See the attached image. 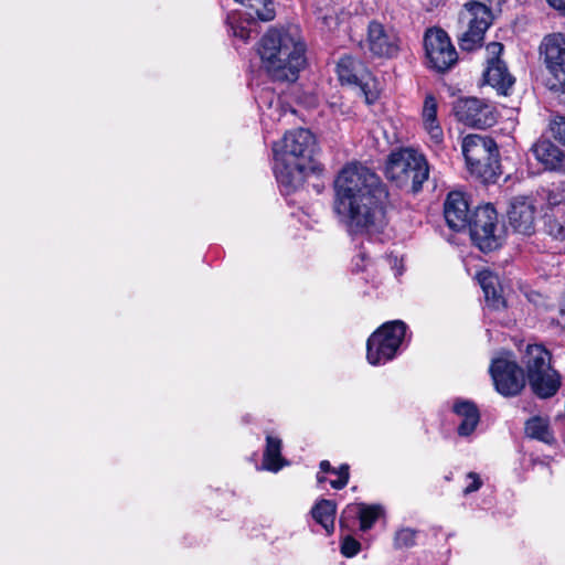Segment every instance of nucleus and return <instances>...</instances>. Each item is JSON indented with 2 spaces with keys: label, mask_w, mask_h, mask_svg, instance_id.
Wrapping results in <instances>:
<instances>
[{
  "label": "nucleus",
  "mask_w": 565,
  "mask_h": 565,
  "mask_svg": "<svg viewBox=\"0 0 565 565\" xmlns=\"http://www.w3.org/2000/svg\"><path fill=\"white\" fill-rule=\"evenodd\" d=\"M467 479L470 481L469 484L463 489V494L468 495L472 492H476L482 486V481L476 472H469L467 475Z\"/></svg>",
  "instance_id": "72a5a7b5"
},
{
  "label": "nucleus",
  "mask_w": 565,
  "mask_h": 565,
  "mask_svg": "<svg viewBox=\"0 0 565 565\" xmlns=\"http://www.w3.org/2000/svg\"><path fill=\"white\" fill-rule=\"evenodd\" d=\"M294 114H295L294 110H288L282 105V103L279 99H277L275 103L274 102L269 103L267 113H265L264 115H265V117H267L271 120L280 121L284 117L294 116Z\"/></svg>",
  "instance_id": "c756f323"
},
{
  "label": "nucleus",
  "mask_w": 565,
  "mask_h": 565,
  "mask_svg": "<svg viewBox=\"0 0 565 565\" xmlns=\"http://www.w3.org/2000/svg\"><path fill=\"white\" fill-rule=\"evenodd\" d=\"M247 9V15L249 17L250 20H260V21H271L273 19H265V18H262L259 14L262 13V11L265 10V7L263 3H257L256 7H246Z\"/></svg>",
  "instance_id": "c9c22d12"
},
{
  "label": "nucleus",
  "mask_w": 565,
  "mask_h": 565,
  "mask_svg": "<svg viewBox=\"0 0 565 565\" xmlns=\"http://www.w3.org/2000/svg\"><path fill=\"white\" fill-rule=\"evenodd\" d=\"M424 47L428 63L438 72L448 71L457 63V51L447 33L439 28L426 31Z\"/></svg>",
  "instance_id": "9d476101"
},
{
  "label": "nucleus",
  "mask_w": 565,
  "mask_h": 565,
  "mask_svg": "<svg viewBox=\"0 0 565 565\" xmlns=\"http://www.w3.org/2000/svg\"><path fill=\"white\" fill-rule=\"evenodd\" d=\"M483 77L490 86L502 95H507L514 84V77L509 73L505 63L501 60H488Z\"/></svg>",
  "instance_id": "a211bd4d"
},
{
  "label": "nucleus",
  "mask_w": 565,
  "mask_h": 565,
  "mask_svg": "<svg viewBox=\"0 0 565 565\" xmlns=\"http://www.w3.org/2000/svg\"><path fill=\"white\" fill-rule=\"evenodd\" d=\"M387 262H388L390 265L396 266L397 263H398V259L396 257H394V258H388Z\"/></svg>",
  "instance_id": "37998d69"
},
{
  "label": "nucleus",
  "mask_w": 565,
  "mask_h": 565,
  "mask_svg": "<svg viewBox=\"0 0 565 565\" xmlns=\"http://www.w3.org/2000/svg\"><path fill=\"white\" fill-rule=\"evenodd\" d=\"M339 79L349 85H359L364 90L363 81L366 75L363 64L351 56H343L337 66Z\"/></svg>",
  "instance_id": "412c9836"
},
{
  "label": "nucleus",
  "mask_w": 565,
  "mask_h": 565,
  "mask_svg": "<svg viewBox=\"0 0 565 565\" xmlns=\"http://www.w3.org/2000/svg\"><path fill=\"white\" fill-rule=\"evenodd\" d=\"M365 98H366V102H367L369 104H371V103H373V100H374L375 96L370 97V96L365 93Z\"/></svg>",
  "instance_id": "c03bdc74"
},
{
  "label": "nucleus",
  "mask_w": 565,
  "mask_h": 565,
  "mask_svg": "<svg viewBox=\"0 0 565 565\" xmlns=\"http://www.w3.org/2000/svg\"><path fill=\"white\" fill-rule=\"evenodd\" d=\"M488 60H500V55L503 52V45L499 42L489 43L486 47Z\"/></svg>",
  "instance_id": "f704fd0d"
},
{
  "label": "nucleus",
  "mask_w": 565,
  "mask_h": 565,
  "mask_svg": "<svg viewBox=\"0 0 565 565\" xmlns=\"http://www.w3.org/2000/svg\"><path fill=\"white\" fill-rule=\"evenodd\" d=\"M545 65L555 78L552 88L565 95V35H546L540 46Z\"/></svg>",
  "instance_id": "f8f14e48"
},
{
  "label": "nucleus",
  "mask_w": 565,
  "mask_h": 565,
  "mask_svg": "<svg viewBox=\"0 0 565 565\" xmlns=\"http://www.w3.org/2000/svg\"><path fill=\"white\" fill-rule=\"evenodd\" d=\"M437 108L438 104L435 96L433 94H427L424 99L422 111L423 125L435 145L441 143L444 139V132L437 119Z\"/></svg>",
  "instance_id": "6ab92c4d"
},
{
  "label": "nucleus",
  "mask_w": 565,
  "mask_h": 565,
  "mask_svg": "<svg viewBox=\"0 0 565 565\" xmlns=\"http://www.w3.org/2000/svg\"><path fill=\"white\" fill-rule=\"evenodd\" d=\"M490 374L495 390L503 396H515L525 386L523 370L510 353H503L492 360Z\"/></svg>",
  "instance_id": "6e6552de"
},
{
  "label": "nucleus",
  "mask_w": 565,
  "mask_h": 565,
  "mask_svg": "<svg viewBox=\"0 0 565 565\" xmlns=\"http://www.w3.org/2000/svg\"><path fill=\"white\" fill-rule=\"evenodd\" d=\"M319 19L322 20V23L326 25V28H328L329 30L333 29L334 26H337L338 24V20L335 17H332V15H329V14H324V15H319Z\"/></svg>",
  "instance_id": "4c0bfd02"
},
{
  "label": "nucleus",
  "mask_w": 565,
  "mask_h": 565,
  "mask_svg": "<svg viewBox=\"0 0 565 565\" xmlns=\"http://www.w3.org/2000/svg\"><path fill=\"white\" fill-rule=\"evenodd\" d=\"M478 281L484 292V297L489 306L494 309L504 307V299L502 298L498 286L499 279L490 270H482L477 275Z\"/></svg>",
  "instance_id": "5701e85b"
},
{
  "label": "nucleus",
  "mask_w": 565,
  "mask_h": 565,
  "mask_svg": "<svg viewBox=\"0 0 565 565\" xmlns=\"http://www.w3.org/2000/svg\"><path fill=\"white\" fill-rule=\"evenodd\" d=\"M551 360V353L543 345L529 344L522 358L526 376L544 371V369H552Z\"/></svg>",
  "instance_id": "aec40b11"
},
{
  "label": "nucleus",
  "mask_w": 565,
  "mask_h": 565,
  "mask_svg": "<svg viewBox=\"0 0 565 565\" xmlns=\"http://www.w3.org/2000/svg\"><path fill=\"white\" fill-rule=\"evenodd\" d=\"M467 227L470 230L472 241L481 250L490 252L499 247L498 215L490 204L478 207Z\"/></svg>",
  "instance_id": "1a4fd4ad"
},
{
  "label": "nucleus",
  "mask_w": 565,
  "mask_h": 565,
  "mask_svg": "<svg viewBox=\"0 0 565 565\" xmlns=\"http://www.w3.org/2000/svg\"><path fill=\"white\" fill-rule=\"evenodd\" d=\"M348 477L347 475L344 473L342 476V478H338L337 480H332L331 481V487L334 488V489H342L344 488L347 484H348Z\"/></svg>",
  "instance_id": "ea45409f"
},
{
  "label": "nucleus",
  "mask_w": 565,
  "mask_h": 565,
  "mask_svg": "<svg viewBox=\"0 0 565 565\" xmlns=\"http://www.w3.org/2000/svg\"><path fill=\"white\" fill-rule=\"evenodd\" d=\"M550 130L553 138L565 147V117L556 116L551 120Z\"/></svg>",
  "instance_id": "7c9ffc66"
},
{
  "label": "nucleus",
  "mask_w": 565,
  "mask_h": 565,
  "mask_svg": "<svg viewBox=\"0 0 565 565\" xmlns=\"http://www.w3.org/2000/svg\"><path fill=\"white\" fill-rule=\"evenodd\" d=\"M406 331L404 322L396 320L384 323L369 338L366 359L372 365L392 360L399 348Z\"/></svg>",
  "instance_id": "0eeeda50"
},
{
  "label": "nucleus",
  "mask_w": 565,
  "mask_h": 565,
  "mask_svg": "<svg viewBox=\"0 0 565 565\" xmlns=\"http://www.w3.org/2000/svg\"><path fill=\"white\" fill-rule=\"evenodd\" d=\"M243 4L244 7H256L257 3H263L265 10L259 14L265 19H274L275 18V7L273 0H234Z\"/></svg>",
  "instance_id": "2f4dec72"
},
{
  "label": "nucleus",
  "mask_w": 565,
  "mask_h": 565,
  "mask_svg": "<svg viewBox=\"0 0 565 565\" xmlns=\"http://www.w3.org/2000/svg\"><path fill=\"white\" fill-rule=\"evenodd\" d=\"M503 0H468L460 12V22L467 30L459 39V45L465 51L480 47L486 31L492 24L494 12L500 11Z\"/></svg>",
  "instance_id": "39448f33"
},
{
  "label": "nucleus",
  "mask_w": 565,
  "mask_h": 565,
  "mask_svg": "<svg viewBox=\"0 0 565 565\" xmlns=\"http://www.w3.org/2000/svg\"><path fill=\"white\" fill-rule=\"evenodd\" d=\"M525 433L529 437L539 439L546 444L553 441V435L548 429L547 419L542 417H533L526 422Z\"/></svg>",
  "instance_id": "a878e982"
},
{
  "label": "nucleus",
  "mask_w": 565,
  "mask_h": 565,
  "mask_svg": "<svg viewBox=\"0 0 565 565\" xmlns=\"http://www.w3.org/2000/svg\"><path fill=\"white\" fill-rule=\"evenodd\" d=\"M559 172L565 173V164L563 166L562 170Z\"/></svg>",
  "instance_id": "49530a36"
},
{
  "label": "nucleus",
  "mask_w": 565,
  "mask_h": 565,
  "mask_svg": "<svg viewBox=\"0 0 565 565\" xmlns=\"http://www.w3.org/2000/svg\"><path fill=\"white\" fill-rule=\"evenodd\" d=\"M444 215L448 226L455 231L465 230L470 221L469 205L460 192H450L445 201Z\"/></svg>",
  "instance_id": "2eb2a0df"
},
{
  "label": "nucleus",
  "mask_w": 565,
  "mask_h": 565,
  "mask_svg": "<svg viewBox=\"0 0 565 565\" xmlns=\"http://www.w3.org/2000/svg\"><path fill=\"white\" fill-rule=\"evenodd\" d=\"M315 136L303 128L288 131L280 141L275 142L273 151L279 182L290 186L301 183L305 175L315 170Z\"/></svg>",
  "instance_id": "7ed1b4c3"
},
{
  "label": "nucleus",
  "mask_w": 565,
  "mask_h": 565,
  "mask_svg": "<svg viewBox=\"0 0 565 565\" xmlns=\"http://www.w3.org/2000/svg\"><path fill=\"white\" fill-rule=\"evenodd\" d=\"M320 469H321V471H323V472L332 471L331 466H330V462H329L328 460H322V461L320 462Z\"/></svg>",
  "instance_id": "79ce46f5"
},
{
  "label": "nucleus",
  "mask_w": 565,
  "mask_h": 565,
  "mask_svg": "<svg viewBox=\"0 0 565 565\" xmlns=\"http://www.w3.org/2000/svg\"><path fill=\"white\" fill-rule=\"evenodd\" d=\"M416 543V531L411 527L399 529L394 536V546L396 548H408Z\"/></svg>",
  "instance_id": "c85d7f7f"
},
{
  "label": "nucleus",
  "mask_w": 565,
  "mask_h": 565,
  "mask_svg": "<svg viewBox=\"0 0 565 565\" xmlns=\"http://www.w3.org/2000/svg\"><path fill=\"white\" fill-rule=\"evenodd\" d=\"M507 216L514 232L530 236L535 232L537 209L531 195H515L509 200Z\"/></svg>",
  "instance_id": "ddd939ff"
},
{
  "label": "nucleus",
  "mask_w": 565,
  "mask_h": 565,
  "mask_svg": "<svg viewBox=\"0 0 565 565\" xmlns=\"http://www.w3.org/2000/svg\"><path fill=\"white\" fill-rule=\"evenodd\" d=\"M360 546V543L355 539L347 536L342 542L341 553L347 557H353L359 553Z\"/></svg>",
  "instance_id": "473e14b6"
},
{
  "label": "nucleus",
  "mask_w": 565,
  "mask_h": 565,
  "mask_svg": "<svg viewBox=\"0 0 565 565\" xmlns=\"http://www.w3.org/2000/svg\"><path fill=\"white\" fill-rule=\"evenodd\" d=\"M334 210L351 233L375 234L386 226L388 192L370 168L347 164L334 181Z\"/></svg>",
  "instance_id": "f257e3e1"
},
{
  "label": "nucleus",
  "mask_w": 565,
  "mask_h": 565,
  "mask_svg": "<svg viewBox=\"0 0 565 565\" xmlns=\"http://www.w3.org/2000/svg\"><path fill=\"white\" fill-rule=\"evenodd\" d=\"M456 118L467 126L484 129L497 122L494 107L477 97H460L452 107Z\"/></svg>",
  "instance_id": "9b49d317"
},
{
  "label": "nucleus",
  "mask_w": 565,
  "mask_h": 565,
  "mask_svg": "<svg viewBox=\"0 0 565 565\" xmlns=\"http://www.w3.org/2000/svg\"><path fill=\"white\" fill-rule=\"evenodd\" d=\"M532 392L540 398L554 396L561 387L562 377L555 369H544L527 376Z\"/></svg>",
  "instance_id": "dca6fc26"
},
{
  "label": "nucleus",
  "mask_w": 565,
  "mask_h": 565,
  "mask_svg": "<svg viewBox=\"0 0 565 565\" xmlns=\"http://www.w3.org/2000/svg\"><path fill=\"white\" fill-rule=\"evenodd\" d=\"M306 45L297 26L271 29L260 40L263 67L276 81L295 82L306 65Z\"/></svg>",
  "instance_id": "f03ea898"
},
{
  "label": "nucleus",
  "mask_w": 565,
  "mask_h": 565,
  "mask_svg": "<svg viewBox=\"0 0 565 565\" xmlns=\"http://www.w3.org/2000/svg\"><path fill=\"white\" fill-rule=\"evenodd\" d=\"M462 153L472 174L488 180L494 174L499 151L491 138L468 135L462 140Z\"/></svg>",
  "instance_id": "423d86ee"
},
{
  "label": "nucleus",
  "mask_w": 565,
  "mask_h": 565,
  "mask_svg": "<svg viewBox=\"0 0 565 565\" xmlns=\"http://www.w3.org/2000/svg\"><path fill=\"white\" fill-rule=\"evenodd\" d=\"M532 152L546 170L559 172L565 164V152L550 140L535 142Z\"/></svg>",
  "instance_id": "f3484780"
},
{
  "label": "nucleus",
  "mask_w": 565,
  "mask_h": 565,
  "mask_svg": "<svg viewBox=\"0 0 565 565\" xmlns=\"http://www.w3.org/2000/svg\"><path fill=\"white\" fill-rule=\"evenodd\" d=\"M358 509L362 531L371 529L382 513V508L380 505L360 504Z\"/></svg>",
  "instance_id": "cd10ccee"
},
{
  "label": "nucleus",
  "mask_w": 565,
  "mask_h": 565,
  "mask_svg": "<svg viewBox=\"0 0 565 565\" xmlns=\"http://www.w3.org/2000/svg\"><path fill=\"white\" fill-rule=\"evenodd\" d=\"M281 440L277 437L267 436L266 449L264 452L263 466L270 471H278L284 466V460L280 455Z\"/></svg>",
  "instance_id": "393cba45"
},
{
  "label": "nucleus",
  "mask_w": 565,
  "mask_h": 565,
  "mask_svg": "<svg viewBox=\"0 0 565 565\" xmlns=\"http://www.w3.org/2000/svg\"><path fill=\"white\" fill-rule=\"evenodd\" d=\"M232 33L235 38L247 41L250 36V30L243 24H231Z\"/></svg>",
  "instance_id": "e433bc0d"
},
{
  "label": "nucleus",
  "mask_w": 565,
  "mask_h": 565,
  "mask_svg": "<svg viewBox=\"0 0 565 565\" xmlns=\"http://www.w3.org/2000/svg\"><path fill=\"white\" fill-rule=\"evenodd\" d=\"M332 472L338 473L340 478L345 473L349 478V467L347 465H342L339 470H332Z\"/></svg>",
  "instance_id": "a19ab883"
},
{
  "label": "nucleus",
  "mask_w": 565,
  "mask_h": 565,
  "mask_svg": "<svg viewBox=\"0 0 565 565\" xmlns=\"http://www.w3.org/2000/svg\"><path fill=\"white\" fill-rule=\"evenodd\" d=\"M365 45L372 55L391 58L399 52L401 39L393 28L372 21L367 26Z\"/></svg>",
  "instance_id": "4468645a"
},
{
  "label": "nucleus",
  "mask_w": 565,
  "mask_h": 565,
  "mask_svg": "<svg viewBox=\"0 0 565 565\" xmlns=\"http://www.w3.org/2000/svg\"><path fill=\"white\" fill-rule=\"evenodd\" d=\"M318 481H319V482H323V481H324V478H323V477H319V476H318Z\"/></svg>",
  "instance_id": "a18cd8bd"
},
{
  "label": "nucleus",
  "mask_w": 565,
  "mask_h": 565,
  "mask_svg": "<svg viewBox=\"0 0 565 565\" xmlns=\"http://www.w3.org/2000/svg\"><path fill=\"white\" fill-rule=\"evenodd\" d=\"M337 505L331 500H320L311 511L312 518L331 534L334 530Z\"/></svg>",
  "instance_id": "b1692460"
},
{
  "label": "nucleus",
  "mask_w": 565,
  "mask_h": 565,
  "mask_svg": "<svg viewBox=\"0 0 565 565\" xmlns=\"http://www.w3.org/2000/svg\"><path fill=\"white\" fill-rule=\"evenodd\" d=\"M547 3L555 10L565 14V0H546Z\"/></svg>",
  "instance_id": "58836bf2"
},
{
  "label": "nucleus",
  "mask_w": 565,
  "mask_h": 565,
  "mask_svg": "<svg viewBox=\"0 0 565 565\" xmlns=\"http://www.w3.org/2000/svg\"><path fill=\"white\" fill-rule=\"evenodd\" d=\"M454 412L461 418L458 425V434L463 437L472 434L480 420L477 406L468 401L456 402L454 404Z\"/></svg>",
  "instance_id": "4be33fe9"
},
{
  "label": "nucleus",
  "mask_w": 565,
  "mask_h": 565,
  "mask_svg": "<svg viewBox=\"0 0 565 565\" xmlns=\"http://www.w3.org/2000/svg\"><path fill=\"white\" fill-rule=\"evenodd\" d=\"M546 233L557 241H565V212L556 211L547 216Z\"/></svg>",
  "instance_id": "bb28decb"
},
{
  "label": "nucleus",
  "mask_w": 565,
  "mask_h": 565,
  "mask_svg": "<svg viewBox=\"0 0 565 565\" xmlns=\"http://www.w3.org/2000/svg\"><path fill=\"white\" fill-rule=\"evenodd\" d=\"M385 175L396 186L418 192L428 179L429 168L424 154L412 148H403L388 156Z\"/></svg>",
  "instance_id": "20e7f679"
}]
</instances>
